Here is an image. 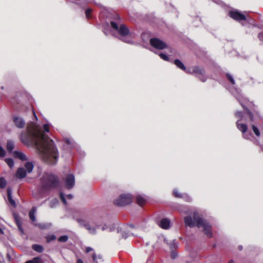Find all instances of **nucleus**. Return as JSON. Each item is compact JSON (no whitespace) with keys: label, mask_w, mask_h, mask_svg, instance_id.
<instances>
[{"label":"nucleus","mask_w":263,"mask_h":263,"mask_svg":"<svg viewBox=\"0 0 263 263\" xmlns=\"http://www.w3.org/2000/svg\"><path fill=\"white\" fill-rule=\"evenodd\" d=\"M32 249L33 250L38 252L42 253L43 251V247L42 246L39 245H33L32 246Z\"/></svg>","instance_id":"24"},{"label":"nucleus","mask_w":263,"mask_h":263,"mask_svg":"<svg viewBox=\"0 0 263 263\" xmlns=\"http://www.w3.org/2000/svg\"><path fill=\"white\" fill-rule=\"evenodd\" d=\"M64 142H65L66 145L68 148H73L76 146L75 142L70 138H65Z\"/></svg>","instance_id":"19"},{"label":"nucleus","mask_w":263,"mask_h":263,"mask_svg":"<svg viewBox=\"0 0 263 263\" xmlns=\"http://www.w3.org/2000/svg\"><path fill=\"white\" fill-rule=\"evenodd\" d=\"M137 203L140 206H142L144 204L146 201V198L143 195H138L136 197Z\"/></svg>","instance_id":"20"},{"label":"nucleus","mask_w":263,"mask_h":263,"mask_svg":"<svg viewBox=\"0 0 263 263\" xmlns=\"http://www.w3.org/2000/svg\"><path fill=\"white\" fill-rule=\"evenodd\" d=\"M187 73L195 74L196 77L200 79L201 81L204 82L206 81V78L204 76V70L203 69L199 67H193L191 69L186 71Z\"/></svg>","instance_id":"9"},{"label":"nucleus","mask_w":263,"mask_h":263,"mask_svg":"<svg viewBox=\"0 0 263 263\" xmlns=\"http://www.w3.org/2000/svg\"><path fill=\"white\" fill-rule=\"evenodd\" d=\"M7 185V181L5 178L1 177L0 178V188L4 189Z\"/></svg>","instance_id":"28"},{"label":"nucleus","mask_w":263,"mask_h":263,"mask_svg":"<svg viewBox=\"0 0 263 263\" xmlns=\"http://www.w3.org/2000/svg\"><path fill=\"white\" fill-rule=\"evenodd\" d=\"M91 12V10L90 9H87L85 10V15L86 17L89 18L90 17V13Z\"/></svg>","instance_id":"37"},{"label":"nucleus","mask_w":263,"mask_h":263,"mask_svg":"<svg viewBox=\"0 0 263 263\" xmlns=\"http://www.w3.org/2000/svg\"><path fill=\"white\" fill-rule=\"evenodd\" d=\"M229 263H235L233 260H230Z\"/></svg>","instance_id":"50"},{"label":"nucleus","mask_w":263,"mask_h":263,"mask_svg":"<svg viewBox=\"0 0 263 263\" xmlns=\"http://www.w3.org/2000/svg\"><path fill=\"white\" fill-rule=\"evenodd\" d=\"M92 250H93V249L89 247H88L87 248H86V250H85L86 253H89V252H90Z\"/></svg>","instance_id":"42"},{"label":"nucleus","mask_w":263,"mask_h":263,"mask_svg":"<svg viewBox=\"0 0 263 263\" xmlns=\"http://www.w3.org/2000/svg\"><path fill=\"white\" fill-rule=\"evenodd\" d=\"M68 240V236L67 235H63L59 238V241L65 242Z\"/></svg>","instance_id":"32"},{"label":"nucleus","mask_w":263,"mask_h":263,"mask_svg":"<svg viewBox=\"0 0 263 263\" xmlns=\"http://www.w3.org/2000/svg\"><path fill=\"white\" fill-rule=\"evenodd\" d=\"M258 38L261 41H263V33H258Z\"/></svg>","instance_id":"41"},{"label":"nucleus","mask_w":263,"mask_h":263,"mask_svg":"<svg viewBox=\"0 0 263 263\" xmlns=\"http://www.w3.org/2000/svg\"><path fill=\"white\" fill-rule=\"evenodd\" d=\"M13 121L15 125L18 128H23L25 126V121L23 119L19 116L13 117Z\"/></svg>","instance_id":"13"},{"label":"nucleus","mask_w":263,"mask_h":263,"mask_svg":"<svg viewBox=\"0 0 263 263\" xmlns=\"http://www.w3.org/2000/svg\"><path fill=\"white\" fill-rule=\"evenodd\" d=\"M246 112H247V114L248 115L250 120H251V121H253L254 119L252 112L248 109H247V111H246Z\"/></svg>","instance_id":"36"},{"label":"nucleus","mask_w":263,"mask_h":263,"mask_svg":"<svg viewBox=\"0 0 263 263\" xmlns=\"http://www.w3.org/2000/svg\"><path fill=\"white\" fill-rule=\"evenodd\" d=\"M173 194H174V196L176 198H182L184 199V200L186 201H190L191 198L187 194H181L179 193V192H178V190L177 189H175L174 190V192H173Z\"/></svg>","instance_id":"15"},{"label":"nucleus","mask_w":263,"mask_h":263,"mask_svg":"<svg viewBox=\"0 0 263 263\" xmlns=\"http://www.w3.org/2000/svg\"><path fill=\"white\" fill-rule=\"evenodd\" d=\"M13 156L14 158H16L23 161L28 160L26 155L20 151H15L13 152Z\"/></svg>","instance_id":"16"},{"label":"nucleus","mask_w":263,"mask_h":263,"mask_svg":"<svg viewBox=\"0 0 263 263\" xmlns=\"http://www.w3.org/2000/svg\"><path fill=\"white\" fill-rule=\"evenodd\" d=\"M133 197L130 194H122L118 198L114 200V203L119 206H126L132 203Z\"/></svg>","instance_id":"6"},{"label":"nucleus","mask_w":263,"mask_h":263,"mask_svg":"<svg viewBox=\"0 0 263 263\" xmlns=\"http://www.w3.org/2000/svg\"><path fill=\"white\" fill-rule=\"evenodd\" d=\"M110 26H111L112 28L117 31L119 34L122 36V39H121L124 42L130 43L131 41L129 39H127L125 38V36L128 35L129 34V30L126 26L121 24L119 26L118 24L115 22H110Z\"/></svg>","instance_id":"4"},{"label":"nucleus","mask_w":263,"mask_h":263,"mask_svg":"<svg viewBox=\"0 0 263 263\" xmlns=\"http://www.w3.org/2000/svg\"><path fill=\"white\" fill-rule=\"evenodd\" d=\"M92 258H93V261H95L96 260V255L95 254H93Z\"/></svg>","instance_id":"45"},{"label":"nucleus","mask_w":263,"mask_h":263,"mask_svg":"<svg viewBox=\"0 0 263 263\" xmlns=\"http://www.w3.org/2000/svg\"><path fill=\"white\" fill-rule=\"evenodd\" d=\"M25 263H43V260L41 257H36L31 260H28Z\"/></svg>","instance_id":"23"},{"label":"nucleus","mask_w":263,"mask_h":263,"mask_svg":"<svg viewBox=\"0 0 263 263\" xmlns=\"http://www.w3.org/2000/svg\"><path fill=\"white\" fill-rule=\"evenodd\" d=\"M56 239V236L54 235H50L46 236V242H49L54 240Z\"/></svg>","instance_id":"31"},{"label":"nucleus","mask_w":263,"mask_h":263,"mask_svg":"<svg viewBox=\"0 0 263 263\" xmlns=\"http://www.w3.org/2000/svg\"><path fill=\"white\" fill-rule=\"evenodd\" d=\"M159 55L163 60L169 61V58L165 54L161 53Z\"/></svg>","instance_id":"34"},{"label":"nucleus","mask_w":263,"mask_h":263,"mask_svg":"<svg viewBox=\"0 0 263 263\" xmlns=\"http://www.w3.org/2000/svg\"><path fill=\"white\" fill-rule=\"evenodd\" d=\"M184 222L186 226L193 228L196 226L198 228H202L206 236L210 238L212 236L211 226L206 220L202 218L196 212H194L193 218L190 216L184 218Z\"/></svg>","instance_id":"2"},{"label":"nucleus","mask_w":263,"mask_h":263,"mask_svg":"<svg viewBox=\"0 0 263 263\" xmlns=\"http://www.w3.org/2000/svg\"><path fill=\"white\" fill-rule=\"evenodd\" d=\"M64 180L67 189L70 190L73 187L75 184V178L73 175L70 174L67 175Z\"/></svg>","instance_id":"12"},{"label":"nucleus","mask_w":263,"mask_h":263,"mask_svg":"<svg viewBox=\"0 0 263 263\" xmlns=\"http://www.w3.org/2000/svg\"><path fill=\"white\" fill-rule=\"evenodd\" d=\"M0 233H3V230H2L1 228H0Z\"/></svg>","instance_id":"49"},{"label":"nucleus","mask_w":263,"mask_h":263,"mask_svg":"<svg viewBox=\"0 0 263 263\" xmlns=\"http://www.w3.org/2000/svg\"><path fill=\"white\" fill-rule=\"evenodd\" d=\"M0 263H1V260H0Z\"/></svg>","instance_id":"54"},{"label":"nucleus","mask_w":263,"mask_h":263,"mask_svg":"<svg viewBox=\"0 0 263 263\" xmlns=\"http://www.w3.org/2000/svg\"><path fill=\"white\" fill-rule=\"evenodd\" d=\"M121 234H122V238L124 239L127 238L129 236L128 232H127L126 231H121Z\"/></svg>","instance_id":"35"},{"label":"nucleus","mask_w":263,"mask_h":263,"mask_svg":"<svg viewBox=\"0 0 263 263\" xmlns=\"http://www.w3.org/2000/svg\"><path fill=\"white\" fill-rule=\"evenodd\" d=\"M229 15L232 18L239 22L246 21V17L243 14L240 13L236 10H231L229 12Z\"/></svg>","instance_id":"11"},{"label":"nucleus","mask_w":263,"mask_h":263,"mask_svg":"<svg viewBox=\"0 0 263 263\" xmlns=\"http://www.w3.org/2000/svg\"><path fill=\"white\" fill-rule=\"evenodd\" d=\"M101 229H102V231H104L106 229L105 226H103Z\"/></svg>","instance_id":"46"},{"label":"nucleus","mask_w":263,"mask_h":263,"mask_svg":"<svg viewBox=\"0 0 263 263\" xmlns=\"http://www.w3.org/2000/svg\"><path fill=\"white\" fill-rule=\"evenodd\" d=\"M174 64L178 68H179L180 69H182L183 70H185V65L183 64L182 62L180 61L179 60L176 59L175 61H174Z\"/></svg>","instance_id":"22"},{"label":"nucleus","mask_w":263,"mask_h":263,"mask_svg":"<svg viewBox=\"0 0 263 263\" xmlns=\"http://www.w3.org/2000/svg\"><path fill=\"white\" fill-rule=\"evenodd\" d=\"M240 104H241V105H242V107H243L244 109H245V106L243 105V104H242V103H240Z\"/></svg>","instance_id":"52"},{"label":"nucleus","mask_w":263,"mask_h":263,"mask_svg":"<svg viewBox=\"0 0 263 263\" xmlns=\"http://www.w3.org/2000/svg\"><path fill=\"white\" fill-rule=\"evenodd\" d=\"M36 208L33 207L32 209L29 212V217H30V220L32 222H34L36 220L35 217V212H36Z\"/></svg>","instance_id":"21"},{"label":"nucleus","mask_w":263,"mask_h":263,"mask_svg":"<svg viewBox=\"0 0 263 263\" xmlns=\"http://www.w3.org/2000/svg\"><path fill=\"white\" fill-rule=\"evenodd\" d=\"M7 148L8 152H12L14 148V143L13 141H8L7 143Z\"/></svg>","instance_id":"26"},{"label":"nucleus","mask_w":263,"mask_h":263,"mask_svg":"<svg viewBox=\"0 0 263 263\" xmlns=\"http://www.w3.org/2000/svg\"><path fill=\"white\" fill-rule=\"evenodd\" d=\"M43 130L46 133L49 132V127L48 124H45L43 125Z\"/></svg>","instance_id":"40"},{"label":"nucleus","mask_w":263,"mask_h":263,"mask_svg":"<svg viewBox=\"0 0 263 263\" xmlns=\"http://www.w3.org/2000/svg\"><path fill=\"white\" fill-rule=\"evenodd\" d=\"M6 155V151L0 146V157H4Z\"/></svg>","instance_id":"38"},{"label":"nucleus","mask_w":263,"mask_h":263,"mask_svg":"<svg viewBox=\"0 0 263 263\" xmlns=\"http://www.w3.org/2000/svg\"><path fill=\"white\" fill-rule=\"evenodd\" d=\"M21 140L27 146H35L38 155L46 164L57 163L59 154L54 142L43 133L38 126L34 123L27 126L26 132L21 135Z\"/></svg>","instance_id":"1"},{"label":"nucleus","mask_w":263,"mask_h":263,"mask_svg":"<svg viewBox=\"0 0 263 263\" xmlns=\"http://www.w3.org/2000/svg\"><path fill=\"white\" fill-rule=\"evenodd\" d=\"M13 216L14 221H15L16 224L17 226V228H18L19 231H20V232L22 234H24V230L22 228L21 218H20L18 215L15 213H14L13 214Z\"/></svg>","instance_id":"14"},{"label":"nucleus","mask_w":263,"mask_h":263,"mask_svg":"<svg viewBox=\"0 0 263 263\" xmlns=\"http://www.w3.org/2000/svg\"><path fill=\"white\" fill-rule=\"evenodd\" d=\"M60 199H61L62 202L64 203L65 205H66L67 203L66 199L65 198L64 195L62 193H60Z\"/></svg>","instance_id":"39"},{"label":"nucleus","mask_w":263,"mask_h":263,"mask_svg":"<svg viewBox=\"0 0 263 263\" xmlns=\"http://www.w3.org/2000/svg\"><path fill=\"white\" fill-rule=\"evenodd\" d=\"M59 185V179L58 177L53 174L50 173H45L41 179V189H38L36 193L33 192V196L36 199L42 198L40 195H37V192L40 194L48 190L55 189Z\"/></svg>","instance_id":"3"},{"label":"nucleus","mask_w":263,"mask_h":263,"mask_svg":"<svg viewBox=\"0 0 263 263\" xmlns=\"http://www.w3.org/2000/svg\"><path fill=\"white\" fill-rule=\"evenodd\" d=\"M35 225L41 229H48L51 226V224L47 223H36Z\"/></svg>","instance_id":"25"},{"label":"nucleus","mask_w":263,"mask_h":263,"mask_svg":"<svg viewBox=\"0 0 263 263\" xmlns=\"http://www.w3.org/2000/svg\"><path fill=\"white\" fill-rule=\"evenodd\" d=\"M76 263H84L82 259L79 258L77 259Z\"/></svg>","instance_id":"43"},{"label":"nucleus","mask_w":263,"mask_h":263,"mask_svg":"<svg viewBox=\"0 0 263 263\" xmlns=\"http://www.w3.org/2000/svg\"><path fill=\"white\" fill-rule=\"evenodd\" d=\"M172 258H175V255H172Z\"/></svg>","instance_id":"51"},{"label":"nucleus","mask_w":263,"mask_h":263,"mask_svg":"<svg viewBox=\"0 0 263 263\" xmlns=\"http://www.w3.org/2000/svg\"><path fill=\"white\" fill-rule=\"evenodd\" d=\"M117 17L118 19L120 18V17H119V16L118 15H117Z\"/></svg>","instance_id":"53"},{"label":"nucleus","mask_w":263,"mask_h":263,"mask_svg":"<svg viewBox=\"0 0 263 263\" xmlns=\"http://www.w3.org/2000/svg\"><path fill=\"white\" fill-rule=\"evenodd\" d=\"M34 117H35V120H37V116L35 114H34V112H33Z\"/></svg>","instance_id":"47"},{"label":"nucleus","mask_w":263,"mask_h":263,"mask_svg":"<svg viewBox=\"0 0 263 263\" xmlns=\"http://www.w3.org/2000/svg\"><path fill=\"white\" fill-rule=\"evenodd\" d=\"M226 76H227V78L230 81V83H231L232 84L234 85L235 81L233 77L229 73L226 74Z\"/></svg>","instance_id":"33"},{"label":"nucleus","mask_w":263,"mask_h":263,"mask_svg":"<svg viewBox=\"0 0 263 263\" xmlns=\"http://www.w3.org/2000/svg\"><path fill=\"white\" fill-rule=\"evenodd\" d=\"M6 163L8 164L9 167L12 168L14 166L13 160L11 158H7L5 159Z\"/></svg>","instance_id":"29"},{"label":"nucleus","mask_w":263,"mask_h":263,"mask_svg":"<svg viewBox=\"0 0 263 263\" xmlns=\"http://www.w3.org/2000/svg\"><path fill=\"white\" fill-rule=\"evenodd\" d=\"M58 203V200L57 198H54L53 200H51L49 203V206L51 208H54L57 205Z\"/></svg>","instance_id":"30"},{"label":"nucleus","mask_w":263,"mask_h":263,"mask_svg":"<svg viewBox=\"0 0 263 263\" xmlns=\"http://www.w3.org/2000/svg\"><path fill=\"white\" fill-rule=\"evenodd\" d=\"M238 248H239V250H242V246H239L238 247Z\"/></svg>","instance_id":"48"},{"label":"nucleus","mask_w":263,"mask_h":263,"mask_svg":"<svg viewBox=\"0 0 263 263\" xmlns=\"http://www.w3.org/2000/svg\"><path fill=\"white\" fill-rule=\"evenodd\" d=\"M235 116L240 119L237 121L236 126L238 129L242 133L243 138L247 139H251L252 137V135L246 133L248 130V126L245 124L240 123V120H242L243 118L242 112L236 111L235 113Z\"/></svg>","instance_id":"5"},{"label":"nucleus","mask_w":263,"mask_h":263,"mask_svg":"<svg viewBox=\"0 0 263 263\" xmlns=\"http://www.w3.org/2000/svg\"><path fill=\"white\" fill-rule=\"evenodd\" d=\"M25 168L26 169V171L25 170V168L24 167H19L17 169L16 175V177L18 178L22 179L23 178L26 177L27 173H31L32 171L33 168V165L31 162H27L25 164Z\"/></svg>","instance_id":"7"},{"label":"nucleus","mask_w":263,"mask_h":263,"mask_svg":"<svg viewBox=\"0 0 263 263\" xmlns=\"http://www.w3.org/2000/svg\"><path fill=\"white\" fill-rule=\"evenodd\" d=\"M159 226L162 229H167L170 228L171 221L170 220L167 218H163L161 220Z\"/></svg>","instance_id":"17"},{"label":"nucleus","mask_w":263,"mask_h":263,"mask_svg":"<svg viewBox=\"0 0 263 263\" xmlns=\"http://www.w3.org/2000/svg\"><path fill=\"white\" fill-rule=\"evenodd\" d=\"M12 189L8 187L7 189L8 200L11 205H12L13 207H15L16 203H15L14 200L12 199Z\"/></svg>","instance_id":"18"},{"label":"nucleus","mask_w":263,"mask_h":263,"mask_svg":"<svg viewBox=\"0 0 263 263\" xmlns=\"http://www.w3.org/2000/svg\"><path fill=\"white\" fill-rule=\"evenodd\" d=\"M77 221L81 227H84L85 229L88 231V232L91 234H95L96 233V229H99L100 225L95 224V227H91L89 222L82 219H77Z\"/></svg>","instance_id":"8"},{"label":"nucleus","mask_w":263,"mask_h":263,"mask_svg":"<svg viewBox=\"0 0 263 263\" xmlns=\"http://www.w3.org/2000/svg\"><path fill=\"white\" fill-rule=\"evenodd\" d=\"M150 43L152 47L161 50L166 48L167 47L166 44L165 42H163L160 39H157L156 38L151 39Z\"/></svg>","instance_id":"10"},{"label":"nucleus","mask_w":263,"mask_h":263,"mask_svg":"<svg viewBox=\"0 0 263 263\" xmlns=\"http://www.w3.org/2000/svg\"><path fill=\"white\" fill-rule=\"evenodd\" d=\"M67 198L69 199H72V194H68L67 195Z\"/></svg>","instance_id":"44"},{"label":"nucleus","mask_w":263,"mask_h":263,"mask_svg":"<svg viewBox=\"0 0 263 263\" xmlns=\"http://www.w3.org/2000/svg\"><path fill=\"white\" fill-rule=\"evenodd\" d=\"M252 128L253 132L254 134H255V135L256 136H257V137H259L260 132H259L258 128H257V127H256L254 125L252 124Z\"/></svg>","instance_id":"27"}]
</instances>
